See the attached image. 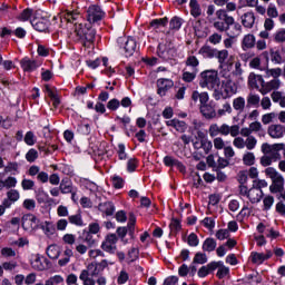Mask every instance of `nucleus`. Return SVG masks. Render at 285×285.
<instances>
[{
    "mask_svg": "<svg viewBox=\"0 0 285 285\" xmlns=\"http://www.w3.org/2000/svg\"><path fill=\"white\" fill-rule=\"evenodd\" d=\"M267 16L271 19H277L279 17V12L277 11V7H275V4L269 3L267 8Z\"/></svg>",
    "mask_w": 285,
    "mask_h": 285,
    "instance_id": "obj_58",
    "label": "nucleus"
},
{
    "mask_svg": "<svg viewBox=\"0 0 285 285\" xmlns=\"http://www.w3.org/2000/svg\"><path fill=\"white\" fill-rule=\"evenodd\" d=\"M117 43L125 50L126 57H132L137 50V40L132 37H120L118 38Z\"/></svg>",
    "mask_w": 285,
    "mask_h": 285,
    "instance_id": "obj_6",
    "label": "nucleus"
},
{
    "mask_svg": "<svg viewBox=\"0 0 285 285\" xmlns=\"http://www.w3.org/2000/svg\"><path fill=\"white\" fill-rule=\"evenodd\" d=\"M249 130L252 132H258V137H264V135H265L264 128L262 127V122H259V121H254V122L249 124Z\"/></svg>",
    "mask_w": 285,
    "mask_h": 285,
    "instance_id": "obj_39",
    "label": "nucleus"
},
{
    "mask_svg": "<svg viewBox=\"0 0 285 285\" xmlns=\"http://www.w3.org/2000/svg\"><path fill=\"white\" fill-rule=\"evenodd\" d=\"M42 230L47 237H52V235H55V225H52L50 222H45L42 225Z\"/></svg>",
    "mask_w": 285,
    "mask_h": 285,
    "instance_id": "obj_47",
    "label": "nucleus"
},
{
    "mask_svg": "<svg viewBox=\"0 0 285 285\" xmlns=\"http://www.w3.org/2000/svg\"><path fill=\"white\" fill-rule=\"evenodd\" d=\"M239 190H240V195L243 197H247L250 204H259V202H262V197H264V191L254 186H252L250 189H248V187L246 186H240Z\"/></svg>",
    "mask_w": 285,
    "mask_h": 285,
    "instance_id": "obj_4",
    "label": "nucleus"
},
{
    "mask_svg": "<svg viewBox=\"0 0 285 285\" xmlns=\"http://www.w3.org/2000/svg\"><path fill=\"white\" fill-rule=\"evenodd\" d=\"M166 126H168V128H175L177 132H184L185 130H188V125L186 121L179 120L177 118L167 120Z\"/></svg>",
    "mask_w": 285,
    "mask_h": 285,
    "instance_id": "obj_23",
    "label": "nucleus"
},
{
    "mask_svg": "<svg viewBox=\"0 0 285 285\" xmlns=\"http://www.w3.org/2000/svg\"><path fill=\"white\" fill-rule=\"evenodd\" d=\"M222 263H215L212 262L205 266H202L198 269V277L204 278V277H208V275H210V273H215V271H217V267L220 265Z\"/></svg>",
    "mask_w": 285,
    "mask_h": 285,
    "instance_id": "obj_22",
    "label": "nucleus"
},
{
    "mask_svg": "<svg viewBox=\"0 0 285 285\" xmlns=\"http://www.w3.org/2000/svg\"><path fill=\"white\" fill-rule=\"evenodd\" d=\"M106 13L101 10V7L92 4L87 10V19L89 23H97V21H101Z\"/></svg>",
    "mask_w": 285,
    "mask_h": 285,
    "instance_id": "obj_8",
    "label": "nucleus"
},
{
    "mask_svg": "<svg viewBox=\"0 0 285 285\" xmlns=\"http://www.w3.org/2000/svg\"><path fill=\"white\" fill-rule=\"evenodd\" d=\"M265 175L272 179V185L269 186L271 193H282L284 190V176L273 167L265 169Z\"/></svg>",
    "mask_w": 285,
    "mask_h": 285,
    "instance_id": "obj_3",
    "label": "nucleus"
},
{
    "mask_svg": "<svg viewBox=\"0 0 285 285\" xmlns=\"http://www.w3.org/2000/svg\"><path fill=\"white\" fill-rule=\"evenodd\" d=\"M191 99L193 101H197L199 99L200 101V106H206L208 105V92H202L199 94V91H194L191 95Z\"/></svg>",
    "mask_w": 285,
    "mask_h": 285,
    "instance_id": "obj_30",
    "label": "nucleus"
},
{
    "mask_svg": "<svg viewBox=\"0 0 285 285\" xmlns=\"http://www.w3.org/2000/svg\"><path fill=\"white\" fill-rule=\"evenodd\" d=\"M273 39L276 43H284L285 41V29H279L273 35Z\"/></svg>",
    "mask_w": 285,
    "mask_h": 285,
    "instance_id": "obj_52",
    "label": "nucleus"
},
{
    "mask_svg": "<svg viewBox=\"0 0 285 285\" xmlns=\"http://www.w3.org/2000/svg\"><path fill=\"white\" fill-rule=\"evenodd\" d=\"M257 146V138L255 136H248L245 140V148L247 150H255V147Z\"/></svg>",
    "mask_w": 285,
    "mask_h": 285,
    "instance_id": "obj_50",
    "label": "nucleus"
},
{
    "mask_svg": "<svg viewBox=\"0 0 285 285\" xmlns=\"http://www.w3.org/2000/svg\"><path fill=\"white\" fill-rule=\"evenodd\" d=\"M45 92L50 97L53 107L59 108V104H61V99L59 98V94L57 92V89L51 88L49 85L45 86Z\"/></svg>",
    "mask_w": 285,
    "mask_h": 285,
    "instance_id": "obj_25",
    "label": "nucleus"
},
{
    "mask_svg": "<svg viewBox=\"0 0 285 285\" xmlns=\"http://www.w3.org/2000/svg\"><path fill=\"white\" fill-rule=\"evenodd\" d=\"M59 188L62 195H68V193H72V183L62 180Z\"/></svg>",
    "mask_w": 285,
    "mask_h": 285,
    "instance_id": "obj_49",
    "label": "nucleus"
},
{
    "mask_svg": "<svg viewBox=\"0 0 285 285\" xmlns=\"http://www.w3.org/2000/svg\"><path fill=\"white\" fill-rule=\"evenodd\" d=\"M199 55L204 57V59H213L217 57V49H213L209 46H204L199 49Z\"/></svg>",
    "mask_w": 285,
    "mask_h": 285,
    "instance_id": "obj_28",
    "label": "nucleus"
},
{
    "mask_svg": "<svg viewBox=\"0 0 285 285\" xmlns=\"http://www.w3.org/2000/svg\"><path fill=\"white\" fill-rule=\"evenodd\" d=\"M23 141L27 146H35L37 144V136L32 131H27Z\"/></svg>",
    "mask_w": 285,
    "mask_h": 285,
    "instance_id": "obj_44",
    "label": "nucleus"
},
{
    "mask_svg": "<svg viewBox=\"0 0 285 285\" xmlns=\"http://www.w3.org/2000/svg\"><path fill=\"white\" fill-rule=\"evenodd\" d=\"M275 117H277V114L275 112L265 114L262 116V124H264V126H268V124H273V119H275Z\"/></svg>",
    "mask_w": 285,
    "mask_h": 285,
    "instance_id": "obj_59",
    "label": "nucleus"
},
{
    "mask_svg": "<svg viewBox=\"0 0 285 285\" xmlns=\"http://www.w3.org/2000/svg\"><path fill=\"white\" fill-rule=\"evenodd\" d=\"M79 12L66 10L60 13L61 21H68V23H75L79 19Z\"/></svg>",
    "mask_w": 285,
    "mask_h": 285,
    "instance_id": "obj_26",
    "label": "nucleus"
},
{
    "mask_svg": "<svg viewBox=\"0 0 285 285\" xmlns=\"http://www.w3.org/2000/svg\"><path fill=\"white\" fill-rule=\"evenodd\" d=\"M220 68V77H224V79H230V70H233V63L232 62H225L223 65H219Z\"/></svg>",
    "mask_w": 285,
    "mask_h": 285,
    "instance_id": "obj_34",
    "label": "nucleus"
},
{
    "mask_svg": "<svg viewBox=\"0 0 285 285\" xmlns=\"http://www.w3.org/2000/svg\"><path fill=\"white\" fill-rule=\"evenodd\" d=\"M21 225L27 233H33L39 228V218L33 214H26L21 218Z\"/></svg>",
    "mask_w": 285,
    "mask_h": 285,
    "instance_id": "obj_7",
    "label": "nucleus"
},
{
    "mask_svg": "<svg viewBox=\"0 0 285 285\" xmlns=\"http://www.w3.org/2000/svg\"><path fill=\"white\" fill-rule=\"evenodd\" d=\"M217 248V242L214 238H207L203 243V250L213 253Z\"/></svg>",
    "mask_w": 285,
    "mask_h": 285,
    "instance_id": "obj_36",
    "label": "nucleus"
},
{
    "mask_svg": "<svg viewBox=\"0 0 285 285\" xmlns=\"http://www.w3.org/2000/svg\"><path fill=\"white\" fill-rule=\"evenodd\" d=\"M271 257H273V252L271 249H267L265 254L252 252L249 259L252 264H255L256 266H262V264L265 263L267 259H271Z\"/></svg>",
    "mask_w": 285,
    "mask_h": 285,
    "instance_id": "obj_10",
    "label": "nucleus"
},
{
    "mask_svg": "<svg viewBox=\"0 0 285 285\" xmlns=\"http://www.w3.org/2000/svg\"><path fill=\"white\" fill-rule=\"evenodd\" d=\"M200 112L206 117L207 119H213L217 114L215 112V108L210 105H203L200 106Z\"/></svg>",
    "mask_w": 285,
    "mask_h": 285,
    "instance_id": "obj_35",
    "label": "nucleus"
},
{
    "mask_svg": "<svg viewBox=\"0 0 285 285\" xmlns=\"http://www.w3.org/2000/svg\"><path fill=\"white\" fill-rule=\"evenodd\" d=\"M89 273V276L91 277H97V275H99V273H101V269L99 268V266L97 265V262H92L87 266V269Z\"/></svg>",
    "mask_w": 285,
    "mask_h": 285,
    "instance_id": "obj_40",
    "label": "nucleus"
},
{
    "mask_svg": "<svg viewBox=\"0 0 285 285\" xmlns=\"http://www.w3.org/2000/svg\"><path fill=\"white\" fill-rule=\"evenodd\" d=\"M215 264H220L217 266V277L218 279H224V277H226L229 273H230V268L226 267L224 265V262L219 261V262H215Z\"/></svg>",
    "mask_w": 285,
    "mask_h": 285,
    "instance_id": "obj_32",
    "label": "nucleus"
},
{
    "mask_svg": "<svg viewBox=\"0 0 285 285\" xmlns=\"http://www.w3.org/2000/svg\"><path fill=\"white\" fill-rule=\"evenodd\" d=\"M217 135H222L220 127L217 124H212L209 126V136L210 137H217Z\"/></svg>",
    "mask_w": 285,
    "mask_h": 285,
    "instance_id": "obj_63",
    "label": "nucleus"
},
{
    "mask_svg": "<svg viewBox=\"0 0 285 285\" xmlns=\"http://www.w3.org/2000/svg\"><path fill=\"white\" fill-rule=\"evenodd\" d=\"M284 142L271 145L264 142L261 147L262 153L271 155L272 157H279V150H284Z\"/></svg>",
    "mask_w": 285,
    "mask_h": 285,
    "instance_id": "obj_9",
    "label": "nucleus"
},
{
    "mask_svg": "<svg viewBox=\"0 0 285 285\" xmlns=\"http://www.w3.org/2000/svg\"><path fill=\"white\" fill-rule=\"evenodd\" d=\"M266 77H273V79H279V77H282V68L266 69Z\"/></svg>",
    "mask_w": 285,
    "mask_h": 285,
    "instance_id": "obj_53",
    "label": "nucleus"
},
{
    "mask_svg": "<svg viewBox=\"0 0 285 285\" xmlns=\"http://www.w3.org/2000/svg\"><path fill=\"white\" fill-rule=\"evenodd\" d=\"M222 81L219 80V73L215 69L205 70L200 73V88H207L208 90H214V92L219 88Z\"/></svg>",
    "mask_w": 285,
    "mask_h": 285,
    "instance_id": "obj_1",
    "label": "nucleus"
},
{
    "mask_svg": "<svg viewBox=\"0 0 285 285\" xmlns=\"http://www.w3.org/2000/svg\"><path fill=\"white\" fill-rule=\"evenodd\" d=\"M255 43H256L255 35L247 33L243 37L240 41V48L242 50H244V52H246L248 50H253V48H255Z\"/></svg>",
    "mask_w": 285,
    "mask_h": 285,
    "instance_id": "obj_18",
    "label": "nucleus"
},
{
    "mask_svg": "<svg viewBox=\"0 0 285 285\" xmlns=\"http://www.w3.org/2000/svg\"><path fill=\"white\" fill-rule=\"evenodd\" d=\"M255 12L253 11H247L240 17V22L244 28H253L255 26Z\"/></svg>",
    "mask_w": 285,
    "mask_h": 285,
    "instance_id": "obj_24",
    "label": "nucleus"
},
{
    "mask_svg": "<svg viewBox=\"0 0 285 285\" xmlns=\"http://www.w3.org/2000/svg\"><path fill=\"white\" fill-rule=\"evenodd\" d=\"M157 55L164 61H168L177 57V48L171 42L159 43L157 49Z\"/></svg>",
    "mask_w": 285,
    "mask_h": 285,
    "instance_id": "obj_5",
    "label": "nucleus"
},
{
    "mask_svg": "<svg viewBox=\"0 0 285 285\" xmlns=\"http://www.w3.org/2000/svg\"><path fill=\"white\" fill-rule=\"evenodd\" d=\"M75 26H76L75 33L77 35L78 40L82 41L83 37H86V32L88 30V27L83 26L82 23L77 24V22H75Z\"/></svg>",
    "mask_w": 285,
    "mask_h": 285,
    "instance_id": "obj_38",
    "label": "nucleus"
},
{
    "mask_svg": "<svg viewBox=\"0 0 285 285\" xmlns=\"http://www.w3.org/2000/svg\"><path fill=\"white\" fill-rule=\"evenodd\" d=\"M174 86L173 80L167 78H160L157 80V87H158V95L160 97H166V92L170 90V88Z\"/></svg>",
    "mask_w": 285,
    "mask_h": 285,
    "instance_id": "obj_16",
    "label": "nucleus"
},
{
    "mask_svg": "<svg viewBox=\"0 0 285 285\" xmlns=\"http://www.w3.org/2000/svg\"><path fill=\"white\" fill-rule=\"evenodd\" d=\"M220 135H223L224 137H228V135H230V137H238L239 125L229 126L227 124H223L220 126Z\"/></svg>",
    "mask_w": 285,
    "mask_h": 285,
    "instance_id": "obj_20",
    "label": "nucleus"
},
{
    "mask_svg": "<svg viewBox=\"0 0 285 285\" xmlns=\"http://www.w3.org/2000/svg\"><path fill=\"white\" fill-rule=\"evenodd\" d=\"M183 20L179 17L171 18L169 22L170 30H179L181 28Z\"/></svg>",
    "mask_w": 285,
    "mask_h": 285,
    "instance_id": "obj_54",
    "label": "nucleus"
},
{
    "mask_svg": "<svg viewBox=\"0 0 285 285\" xmlns=\"http://www.w3.org/2000/svg\"><path fill=\"white\" fill-rule=\"evenodd\" d=\"M96 35L97 32L95 31V29L88 28L81 41H87V43H92V41H95Z\"/></svg>",
    "mask_w": 285,
    "mask_h": 285,
    "instance_id": "obj_51",
    "label": "nucleus"
},
{
    "mask_svg": "<svg viewBox=\"0 0 285 285\" xmlns=\"http://www.w3.org/2000/svg\"><path fill=\"white\" fill-rule=\"evenodd\" d=\"M248 85L250 86V88H255L256 90H262V88H264L265 86V81L261 75L249 73Z\"/></svg>",
    "mask_w": 285,
    "mask_h": 285,
    "instance_id": "obj_21",
    "label": "nucleus"
},
{
    "mask_svg": "<svg viewBox=\"0 0 285 285\" xmlns=\"http://www.w3.org/2000/svg\"><path fill=\"white\" fill-rule=\"evenodd\" d=\"M26 159L29 161V164L37 161V159H39V151H37L35 148L29 149L26 154Z\"/></svg>",
    "mask_w": 285,
    "mask_h": 285,
    "instance_id": "obj_46",
    "label": "nucleus"
},
{
    "mask_svg": "<svg viewBox=\"0 0 285 285\" xmlns=\"http://www.w3.org/2000/svg\"><path fill=\"white\" fill-rule=\"evenodd\" d=\"M163 161L168 168H177L179 173H186V166L173 156H165Z\"/></svg>",
    "mask_w": 285,
    "mask_h": 285,
    "instance_id": "obj_14",
    "label": "nucleus"
},
{
    "mask_svg": "<svg viewBox=\"0 0 285 285\" xmlns=\"http://www.w3.org/2000/svg\"><path fill=\"white\" fill-rule=\"evenodd\" d=\"M20 66L24 72H35V70H37L41 63H39L37 60H32L26 57L20 61Z\"/></svg>",
    "mask_w": 285,
    "mask_h": 285,
    "instance_id": "obj_17",
    "label": "nucleus"
},
{
    "mask_svg": "<svg viewBox=\"0 0 285 285\" xmlns=\"http://www.w3.org/2000/svg\"><path fill=\"white\" fill-rule=\"evenodd\" d=\"M233 95H237V85L230 79H225L222 81L220 89L218 87L216 91H214L213 97L216 101H219V99H228L233 97Z\"/></svg>",
    "mask_w": 285,
    "mask_h": 285,
    "instance_id": "obj_2",
    "label": "nucleus"
},
{
    "mask_svg": "<svg viewBox=\"0 0 285 285\" xmlns=\"http://www.w3.org/2000/svg\"><path fill=\"white\" fill-rule=\"evenodd\" d=\"M36 285H63V278L61 275H55L45 281V283H37Z\"/></svg>",
    "mask_w": 285,
    "mask_h": 285,
    "instance_id": "obj_33",
    "label": "nucleus"
},
{
    "mask_svg": "<svg viewBox=\"0 0 285 285\" xmlns=\"http://www.w3.org/2000/svg\"><path fill=\"white\" fill-rule=\"evenodd\" d=\"M216 57L218 59L219 66H222L224 63H228V61H227V59H228V50H226V49L216 50Z\"/></svg>",
    "mask_w": 285,
    "mask_h": 285,
    "instance_id": "obj_41",
    "label": "nucleus"
},
{
    "mask_svg": "<svg viewBox=\"0 0 285 285\" xmlns=\"http://www.w3.org/2000/svg\"><path fill=\"white\" fill-rule=\"evenodd\" d=\"M69 222L75 226H83V219H81L80 214L69 216Z\"/></svg>",
    "mask_w": 285,
    "mask_h": 285,
    "instance_id": "obj_60",
    "label": "nucleus"
},
{
    "mask_svg": "<svg viewBox=\"0 0 285 285\" xmlns=\"http://www.w3.org/2000/svg\"><path fill=\"white\" fill-rule=\"evenodd\" d=\"M7 197L9 199V202H11L12 204H14V202H19V198L21 197L19 194V190L17 189H11L7 193Z\"/></svg>",
    "mask_w": 285,
    "mask_h": 285,
    "instance_id": "obj_57",
    "label": "nucleus"
},
{
    "mask_svg": "<svg viewBox=\"0 0 285 285\" xmlns=\"http://www.w3.org/2000/svg\"><path fill=\"white\" fill-rule=\"evenodd\" d=\"M279 88H282V80L274 78L271 81L265 82L264 87L259 89V92L268 95L272 90H279Z\"/></svg>",
    "mask_w": 285,
    "mask_h": 285,
    "instance_id": "obj_19",
    "label": "nucleus"
},
{
    "mask_svg": "<svg viewBox=\"0 0 285 285\" xmlns=\"http://www.w3.org/2000/svg\"><path fill=\"white\" fill-rule=\"evenodd\" d=\"M187 243H188V246H193V247L199 246V237H197L195 233H191L187 237Z\"/></svg>",
    "mask_w": 285,
    "mask_h": 285,
    "instance_id": "obj_62",
    "label": "nucleus"
},
{
    "mask_svg": "<svg viewBox=\"0 0 285 285\" xmlns=\"http://www.w3.org/2000/svg\"><path fill=\"white\" fill-rule=\"evenodd\" d=\"M208 262V256L204 253H196L194 257V264H206Z\"/></svg>",
    "mask_w": 285,
    "mask_h": 285,
    "instance_id": "obj_61",
    "label": "nucleus"
},
{
    "mask_svg": "<svg viewBox=\"0 0 285 285\" xmlns=\"http://www.w3.org/2000/svg\"><path fill=\"white\" fill-rule=\"evenodd\" d=\"M31 267L33 271H46L48 268V259L37 254L31 258Z\"/></svg>",
    "mask_w": 285,
    "mask_h": 285,
    "instance_id": "obj_12",
    "label": "nucleus"
},
{
    "mask_svg": "<svg viewBox=\"0 0 285 285\" xmlns=\"http://www.w3.org/2000/svg\"><path fill=\"white\" fill-rule=\"evenodd\" d=\"M4 173H11V175H19V164L10 161L4 166Z\"/></svg>",
    "mask_w": 285,
    "mask_h": 285,
    "instance_id": "obj_42",
    "label": "nucleus"
},
{
    "mask_svg": "<svg viewBox=\"0 0 285 285\" xmlns=\"http://www.w3.org/2000/svg\"><path fill=\"white\" fill-rule=\"evenodd\" d=\"M267 134L272 139H282V137L285 135V127L279 124L271 125L267 128Z\"/></svg>",
    "mask_w": 285,
    "mask_h": 285,
    "instance_id": "obj_13",
    "label": "nucleus"
},
{
    "mask_svg": "<svg viewBox=\"0 0 285 285\" xmlns=\"http://www.w3.org/2000/svg\"><path fill=\"white\" fill-rule=\"evenodd\" d=\"M31 26L38 32H46L50 28V20L48 18H33L31 20Z\"/></svg>",
    "mask_w": 285,
    "mask_h": 285,
    "instance_id": "obj_15",
    "label": "nucleus"
},
{
    "mask_svg": "<svg viewBox=\"0 0 285 285\" xmlns=\"http://www.w3.org/2000/svg\"><path fill=\"white\" fill-rule=\"evenodd\" d=\"M190 14L191 17H202V7L197 0L189 1Z\"/></svg>",
    "mask_w": 285,
    "mask_h": 285,
    "instance_id": "obj_31",
    "label": "nucleus"
},
{
    "mask_svg": "<svg viewBox=\"0 0 285 285\" xmlns=\"http://www.w3.org/2000/svg\"><path fill=\"white\" fill-rule=\"evenodd\" d=\"M233 112V107L229 102H225L220 109H218V117H226V115H230Z\"/></svg>",
    "mask_w": 285,
    "mask_h": 285,
    "instance_id": "obj_45",
    "label": "nucleus"
},
{
    "mask_svg": "<svg viewBox=\"0 0 285 285\" xmlns=\"http://www.w3.org/2000/svg\"><path fill=\"white\" fill-rule=\"evenodd\" d=\"M203 226H205V228H208V230H213V228H215V219H213L212 217H206L202 220Z\"/></svg>",
    "mask_w": 285,
    "mask_h": 285,
    "instance_id": "obj_64",
    "label": "nucleus"
},
{
    "mask_svg": "<svg viewBox=\"0 0 285 285\" xmlns=\"http://www.w3.org/2000/svg\"><path fill=\"white\" fill-rule=\"evenodd\" d=\"M35 14V11L32 9H24L18 17L19 21H28L32 16Z\"/></svg>",
    "mask_w": 285,
    "mask_h": 285,
    "instance_id": "obj_56",
    "label": "nucleus"
},
{
    "mask_svg": "<svg viewBox=\"0 0 285 285\" xmlns=\"http://www.w3.org/2000/svg\"><path fill=\"white\" fill-rule=\"evenodd\" d=\"M233 146L238 148V150H244V148H246V140L239 136H236L233 140Z\"/></svg>",
    "mask_w": 285,
    "mask_h": 285,
    "instance_id": "obj_55",
    "label": "nucleus"
},
{
    "mask_svg": "<svg viewBox=\"0 0 285 285\" xmlns=\"http://www.w3.org/2000/svg\"><path fill=\"white\" fill-rule=\"evenodd\" d=\"M117 235L116 234H109L106 236L105 242L101 244L102 250L106 253H115L117 250Z\"/></svg>",
    "mask_w": 285,
    "mask_h": 285,
    "instance_id": "obj_11",
    "label": "nucleus"
},
{
    "mask_svg": "<svg viewBox=\"0 0 285 285\" xmlns=\"http://www.w3.org/2000/svg\"><path fill=\"white\" fill-rule=\"evenodd\" d=\"M233 108L236 112H242L246 108V98L239 96L233 99Z\"/></svg>",
    "mask_w": 285,
    "mask_h": 285,
    "instance_id": "obj_29",
    "label": "nucleus"
},
{
    "mask_svg": "<svg viewBox=\"0 0 285 285\" xmlns=\"http://www.w3.org/2000/svg\"><path fill=\"white\" fill-rule=\"evenodd\" d=\"M259 101H261V98H259V95L257 94H249L247 96L248 106H254V108H259Z\"/></svg>",
    "mask_w": 285,
    "mask_h": 285,
    "instance_id": "obj_43",
    "label": "nucleus"
},
{
    "mask_svg": "<svg viewBox=\"0 0 285 285\" xmlns=\"http://www.w3.org/2000/svg\"><path fill=\"white\" fill-rule=\"evenodd\" d=\"M243 163L245 166H253L255 164V154L247 151L243 156Z\"/></svg>",
    "mask_w": 285,
    "mask_h": 285,
    "instance_id": "obj_48",
    "label": "nucleus"
},
{
    "mask_svg": "<svg viewBox=\"0 0 285 285\" xmlns=\"http://www.w3.org/2000/svg\"><path fill=\"white\" fill-rule=\"evenodd\" d=\"M79 279L82 281L83 285H95L96 282L92 279V277H90V273H88V271L82 269L80 275H79Z\"/></svg>",
    "mask_w": 285,
    "mask_h": 285,
    "instance_id": "obj_37",
    "label": "nucleus"
},
{
    "mask_svg": "<svg viewBox=\"0 0 285 285\" xmlns=\"http://www.w3.org/2000/svg\"><path fill=\"white\" fill-rule=\"evenodd\" d=\"M98 210L104 213V215H107V217H110L115 214V205L111 202L100 203L98 205Z\"/></svg>",
    "mask_w": 285,
    "mask_h": 285,
    "instance_id": "obj_27",
    "label": "nucleus"
}]
</instances>
